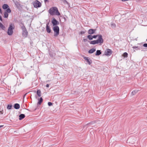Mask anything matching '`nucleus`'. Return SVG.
I'll return each instance as SVG.
<instances>
[{
  "label": "nucleus",
  "mask_w": 147,
  "mask_h": 147,
  "mask_svg": "<svg viewBox=\"0 0 147 147\" xmlns=\"http://www.w3.org/2000/svg\"><path fill=\"white\" fill-rule=\"evenodd\" d=\"M19 117V119L20 120H21L23 119L25 117V115L24 114H21L20 115Z\"/></svg>",
  "instance_id": "obj_13"
},
{
  "label": "nucleus",
  "mask_w": 147,
  "mask_h": 147,
  "mask_svg": "<svg viewBox=\"0 0 147 147\" xmlns=\"http://www.w3.org/2000/svg\"><path fill=\"white\" fill-rule=\"evenodd\" d=\"M53 30L54 32V36H57L59 34V27L57 26L53 27Z\"/></svg>",
  "instance_id": "obj_4"
},
{
  "label": "nucleus",
  "mask_w": 147,
  "mask_h": 147,
  "mask_svg": "<svg viewBox=\"0 0 147 147\" xmlns=\"http://www.w3.org/2000/svg\"><path fill=\"white\" fill-rule=\"evenodd\" d=\"M49 12L52 16H59L60 15L58 8L56 7H53L51 8L49 10Z\"/></svg>",
  "instance_id": "obj_1"
},
{
  "label": "nucleus",
  "mask_w": 147,
  "mask_h": 147,
  "mask_svg": "<svg viewBox=\"0 0 147 147\" xmlns=\"http://www.w3.org/2000/svg\"><path fill=\"white\" fill-rule=\"evenodd\" d=\"M90 44L92 45H95L98 44L97 40L91 41L90 42Z\"/></svg>",
  "instance_id": "obj_12"
},
{
  "label": "nucleus",
  "mask_w": 147,
  "mask_h": 147,
  "mask_svg": "<svg viewBox=\"0 0 147 147\" xmlns=\"http://www.w3.org/2000/svg\"><path fill=\"white\" fill-rule=\"evenodd\" d=\"M138 92V90H134L131 93L133 95H134L136 93Z\"/></svg>",
  "instance_id": "obj_26"
},
{
  "label": "nucleus",
  "mask_w": 147,
  "mask_h": 147,
  "mask_svg": "<svg viewBox=\"0 0 147 147\" xmlns=\"http://www.w3.org/2000/svg\"><path fill=\"white\" fill-rule=\"evenodd\" d=\"M95 51H96V49L93 48V49H92L88 51V52L89 53H94Z\"/></svg>",
  "instance_id": "obj_15"
},
{
  "label": "nucleus",
  "mask_w": 147,
  "mask_h": 147,
  "mask_svg": "<svg viewBox=\"0 0 147 147\" xmlns=\"http://www.w3.org/2000/svg\"><path fill=\"white\" fill-rule=\"evenodd\" d=\"M83 40L84 42H86L88 41V40L87 39L84 38L83 39Z\"/></svg>",
  "instance_id": "obj_32"
},
{
  "label": "nucleus",
  "mask_w": 147,
  "mask_h": 147,
  "mask_svg": "<svg viewBox=\"0 0 147 147\" xmlns=\"http://www.w3.org/2000/svg\"><path fill=\"white\" fill-rule=\"evenodd\" d=\"M14 28L15 26L13 24H11L9 25L7 32L8 35L11 36L12 35L13 33V30L14 29Z\"/></svg>",
  "instance_id": "obj_2"
},
{
  "label": "nucleus",
  "mask_w": 147,
  "mask_h": 147,
  "mask_svg": "<svg viewBox=\"0 0 147 147\" xmlns=\"http://www.w3.org/2000/svg\"><path fill=\"white\" fill-rule=\"evenodd\" d=\"M92 36L90 35H88L87 36L88 38L90 40H91L92 39Z\"/></svg>",
  "instance_id": "obj_23"
},
{
  "label": "nucleus",
  "mask_w": 147,
  "mask_h": 147,
  "mask_svg": "<svg viewBox=\"0 0 147 147\" xmlns=\"http://www.w3.org/2000/svg\"><path fill=\"white\" fill-rule=\"evenodd\" d=\"M14 107L16 109H18L20 107V105L18 103H16L14 105Z\"/></svg>",
  "instance_id": "obj_14"
},
{
  "label": "nucleus",
  "mask_w": 147,
  "mask_h": 147,
  "mask_svg": "<svg viewBox=\"0 0 147 147\" xmlns=\"http://www.w3.org/2000/svg\"><path fill=\"white\" fill-rule=\"evenodd\" d=\"M101 54V52L99 50H98L96 51V53L95 54L97 56L100 55Z\"/></svg>",
  "instance_id": "obj_17"
},
{
  "label": "nucleus",
  "mask_w": 147,
  "mask_h": 147,
  "mask_svg": "<svg viewBox=\"0 0 147 147\" xmlns=\"http://www.w3.org/2000/svg\"><path fill=\"white\" fill-rule=\"evenodd\" d=\"M26 94H25L24 95V97L26 96Z\"/></svg>",
  "instance_id": "obj_41"
},
{
  "label": "nucleus",
  "mask_w": 147,
  "mask_h": 147,
  "mask_svg": "<svg viewBox=\"0 0 147 147\" xmlns=\"http://www.w3.org/2000/svg\"><path fill=\"white\" fill-rule=\"evenodd\" d=\"M0 20L1 21H2V18L1 16L0 15Z\"/></svg>",
  "instance_id": "obj_34"
},
{
  "label": "nucleus",
  "mask_w": 147,
  "mask_h": 147,
  "mask_svg": "<svg viewBox=\"0 0 147 147\" xmlns=\"http://www.w3.org/2000/svg\"><path fill=\"white\" fill-rule=\"evenodd\" d=\"M112 53L111 49H108L105 51V54L106 55H110Z\"/></svg>",
  "instance_id": "obj_9"
},
{
  "label": "nucleus",
  "mask_w": 147,
  "mask_h": 147,
  "mask_svg": "<svg viewBox=\"0 0 147 147\" xmlns=\"http://www.w3.org/2000/svg\"><path fill=\"white\" fill-rule=\"evenodd\" d=\"M84 59L88 63L89 65H90L92 63V60L90 59H89V58L87 57H84Z\"/></svg>",
  "instance_id": "obj_10"
},
{
  "label": "nucleus",
  "mask_w": 147,
  "mask_h": 147,
  "mask_svg": "<svg viewBox=\"0 0 147 147\" xmlns=\"http://www.w3.org/2000/svg\"><path fill=\"white\" fill-rule=\"evenodd\" d=\"M42 101H43L42 98V97H41L40 98L39 101H38V104H39V105L41 104V103L42 102Z\"/></svg>",
  "instance_id": "obj_20"
},
{
  "label": "nucleus",
  "mask_w": 147,
  "mask_h": 147,
  "mask_svg": "<svg viewBox=\"0 0 147 147\" xmlns=\"http://www.w3.org/2000/svg\"><path fill=\"white\" fill-rule=\"evenodd\" d=\"M0 13H2L1 10V9L0 8Z\"/></svg>",
  "instance_id": "obj_36"
},
{
  "label": "nucleus",
  "mask_w": 147,
  "mask_h": 147,
  "mask_svg": "<svg viewBox=\"0 0 147 147\" xmlns=\"http://www.w3.org/2000/svg\"><path fill=\"white\" fill-rule=\"evenodd\" d=\"M85 32L86 31H82L80 32V34H84Z\"/></svg>",
  "instance_id": "obj_29"
},
{
  "label": "nucleus",
  "mask_w": 147,
  "mask_h": 147,
  "mask_svg": "<svg viewBox=\"0 0 147 147\" xmlns=\"http://www.w3.org/2000/svg\"><path fill=\"white\" fill-rule=\"evenodd\" d=\"M128 54L126 52H125L123 54V56L124 57H127Z\"/></svg>",
  "instance_id": "obj_24"
},
{
  "label": "nucleus",
  "mask_w": 147,
  "mask_h": 147,
  "mask_svg": "<svg viewBox=\"0 0 147 147\" xmlns=\"http://www.w3.org/2000/svg\"><path fill=\"white\" fill-rule=\"evenodd\" d=\"M0 27L3 30H5V27L1 23H0Z\"/></svg>",
  "instance_id": "obj_18"
},
{
  "label": "nucleus",
  "mask_w": 147,
  "mask_h": 147,
  "mask_svg": "<svg viewBox=\"0 0 147 147\" xmlns=\"http://www.w3.org/2000/svg\"><path fill=\"white\" fill-rule=\"evenodd\" d=\"M21 28L22 30V36L24 38L27 37L28 33L25 27L24 24H23L22 26H21Z\"/></svg>",
  "instance_id": "obj_3"
},
{
  "label": "nucleus",
  "mask_w": 147,
  "mask_h": 147,
  "mask_svg": "<svg viewBox=\"0 0 147 147\" xmlns=\"http://www.w3.org/2000/svg\"><path fill=\"white\" fill-rule=\"evenodd\" d=\"M4 17L5 18H7L8 16V14L7 12H5L4 14Z\"/></svg>",
  "instance_id": "obj_21"
},
{
  "label": "nucleus",
  "mask_w": 147,
  "mask_h": 147,
  "mask_svg": "<svg viewBox=\"0 0 147 147\" xmlns=\"http://www.w3.org/2000/svg\"><path fill=\"white\" fill-rule=\"evenodd\" d=\"M48 105L50 106H51L52 105V103L50 102H48Z\"/></svg>",
  "instance_id": "obj_31"
},
{
  "label": "nucleus",
  "mask_w": 147,
  "mask_h": 147,
  "mask_svg": "<svg viewBox=\"0 0 147 147\" xmlns=\"http://www.w3.org/2000/svg\"><path fill=\"white\" fill-rule=\"evenodd\" d=\"M132 48L134 49H135L136 50H139L140 49L138 47L136 46H134L132 47Z\"/></svg>",
  "instance_id": "obj_25"
},
{
  "label": "nucleus",
  "mask_w": 147,
  "mask_h": 147,
  "mask_svg": "<svg viewBox=\"0 0 147 147\" xmlns=\"http://www.w3.org/2000/svg\"><path fill=\"white\" fill-rule=\"evenodd\" d=\"M98 39L97 40L98 43H102L103 42V40L102 38V36L101 35H98Z\"/></svg>",
  "instance_id": "obj_7"
},
{
  "label": "nucleus",
  "mask_w": 147,
  "mask_h": 147,
  "mask_svg": "<svg viewBox=\"0 0 147 147\" xmlns=\"http://www.w3.org/2000/svg\"><path fill=\"white\" fill-rule=\"evenodd\" d=\"M96 29H90L88 31V33L89 34H93L94 33L95 31H96Z\"/></svg>",
  "instance_id": "obj_11"
},
{
  "label": "nucleus",
  "mask_w": 147,
  "mask_h": 147,
  "mask_svg": "<svg viewBox=\"0 0 147 147\" xmlns=\"http://www.w3.org/2000/svg\"><path fill=\"white\" fill-rule=\"evenodd\" d=\"M11 9H9V8H7L6 10V11H5V12H7V13H10L11 12Z\"/></svg>",
  "instance_id": "obj_27"
},
{
  "label": "nucleus",
  "mask_w": 147,
  "mask_h": 147,
  "mask_svg": "<svg viewBox=\"0 0 147 147\" xmlns=\"http://www.w3.org/2000/svg\"><path fill=\"white\" fill-rule=\"evenodd\" d=\"M3 114V113L1 112V111H0V114Z\"/></svg>",
  "instance_id": "obj_38"
},
{
  "label": "nucleus",
  "mask_w": 147,
  "mask_h": 147,
  "mask_svg": "<svg viewBox=\"0 0 147 147\" xmlns=\"http://www.w3.org/2000/svg\"><path fill=\"white\" fill-rule=\"evenodd\" d=\"M32 4L34 6V7L36 8L40 7L41 6V4L38 0H36L34 1L32 3Z\"/></svg>",
  "instance_id": "obj_5"
},
{
  "label": "nucleus",
  "mask_w": 147,
  "mask_h": 147,
  "mask_svg": "<svg viewBox=\"0 0 147 147\" xmlns=\"http://www.w3.org/2000/svg\"><path fill=\"white\" fill-rule=\"evenodd\" d=\"M8 7V5L7 4H4L2 6L3 8L4 9H7Z\"/></svg>",
  "instance_id": "obj_16"
},
{
  "label": "nucleus",
  "mask_w": 147,
  "mask_h": 147,
  "mask_svg": "<svg viewBox=\"0 0 147 147\" xmlns=\"http://www.w3.org/2000/svg\"><path fill=\"white\" fill-rule=\"evenodd\" d=\"M36 92H37V94L38 95V96L39 97H40L41 96V91L40 90H38Z\"/></svg>",
  "instance_id": "obj_19"
},
{
  "label": "nucleus",
  "mask_w": 147,
  "mask_h": 147,
  "mask_svg": "<svg viewBox=\"0 0 147 147\" xmlns=\"http://www.w3.org/2000/svg\"><path fill=\"white\" fill-rule=\"evenodd\" d=\"M49 23H48L47 24L46 26V30L47 32L48 33H50L51 32V29L49 26Z\"/></svg>",
  "instance_id": "obj_8"
},
{
  "label": "nucleus",
  "mask_w": 147,
  "mask_h": 147,
  "mask_svg": "<svg viewBox=\"0 0 147 147\" xmlns=\"http://www.w3.org/2000/svg\"><path fill=\"white\" fill-rule=\"evenodd\" d=\"M12 106V105H9L7 106V109H11Z\"/></svg>",
  "instance_id": "obj_28"
},
{
  "label": "nucleus",
  "mask_w": 147,
  "mask_h": 147,
  "mask_svg": "<svg viewBox=\"0 0 147 147\" xmlns=\"http://www.w3.org/2000/svg\"><path fill=\"white\" fill-rule=\"evenodd\" d=\"M98 35H94V36H92V39L93 38H96L97 37H98Z\"/></svg>",
  "instance_id": "obj_30"
},
{
  "label": "nucleus",
  "mask_w": 147,
  "mask_h": 147,
  "mask_svg": "<svg viewBox=\"0 0 147 147\" xmlns=\"http://www.w3.org/2000/svg\"><path fill=\"white\" fill-rule=\"evenodd\" d=\"M3 126V125H0V128L1 127H2Z\"/></svg>",
  "instance_id": "obj_40"
},
{
  "label": "nucleus",
  "mask_w": 147,
  "mask_h": 147,
  "mask_svg": "<svg viewBox=\"0 0 147 147\" xmlns=\"http://www.w3.org/2000/svg\"><path fill=\"white\" fill-rule=\"evenodd\" d=\"M51 22L54 26H57V25L59 24V22L57 20L54 18H53L51 20Z\"/></svg>",
  "instance_id": "obj_6"
},
{
  "label": "nucleus",
  "mask_w": 147,
  "mask_h": 147,
  "mask_svg": "<svg viewBox=\"0 0 147 147\" xmlns=\"http://www.w3.org/2000/svg\"><path fill=\"white\" fill-rule=\"evenodd\" d=\"M49 85L48 84H47V85H46V87H49Z\"/></svg>",
  "instance_id": "obj_35"
},
{
  "label": "nucleus",
  "mask_w": 147,
  "mask_h": 147,
  "mask_svg": "<svg viewBox=\"0 0 147 147\" xmlns=\"http://www.w3.org/2000/svg\"><path fill=\"white\" fill-rule=\"evenodd\" d=\"M111 27L113 28H114L116 27V25L114 23H112L111 24Z\"/></svg>",
  "instance_id": "obj_22"
},
{
  "label": "nucleus",
  "mask_w": 147,
  "mask_h": 147,
  "mask_svg": "<svg viewBox=\"0 0 147 147\" xmlns=\"http://www.w3.org/2000/svg\"><path fill=\"white\" fill-rule=\"evenodd\" d=\"M128 1V0H122V1Z\"/></svg>",
  "instance_id": "obj_37"
},
{
  "label": "nucleus",
  "mask_w": 147,
  "mask_h": 147,
  "mask_svg": "<svg viewBox=\"0 0 147 147\" xmlns=\"http://www.w3.org/2000/svg\"><path fill=\"white\" fill-rule=\"evenodd\" d=\"M143 46L144 47H147V44L145 43V44H144Z\"/></svg>",
  "instance_id": "obj_33"
},
{
  "label": "nucleus",
  "mask_w": 147,
  "mask_h": 147,
  "mask_svg": "<svg viewBox=\"0 0 147 147\" xmlns=\"http://www.w3.org/2000/svg\"><path fill=\"white\" fill-rule=\"evenodd\" d=\"M48 1V0H44V1L45 2H46Z\"/></svg>",
  "instance_id": "obj_39"
}]
</instances>
